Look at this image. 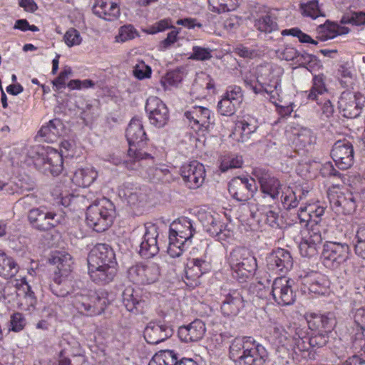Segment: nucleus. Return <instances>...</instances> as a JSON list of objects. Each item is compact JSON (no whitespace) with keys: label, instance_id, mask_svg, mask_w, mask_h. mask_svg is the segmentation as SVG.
I'll list each match as a JSON object with an SVG mask.
<instances>
[{"label":"nucleus","instance_id":"bf43d9fd","mask_svg":"<svg viewBox=\"0 0 365 365\" xmlns=\"http://www.w3.org/2000/svg\"><path fill=\"white\" fill-rule=\"evenodd\" d=\"M212 50L208 48H204L198 46L192 47V51L189 58L195 61H207L212 58Z\"/></svg>","mask_w":365,"mask_h":365},{"label":"nucleus","instance_id":"1a4fd4ad","mask_svg":"<svg viewBox=\"0 0 365 365\" xmlns=\"http://www.w3.org/2000/svg\"><path fill=\"white\" fill-rule=\"evenodd\" d=\"M304 319H299L302 323H304L307 331H312L314 336L309 339H314L312 346H322L327 342V338L336 324V320L334 314L331 312L325 314L306 313Z\"/></svg>","mask_w":365,"mask_h":365},{"label":"nucleus","instance_id":"f8f14e48","mask_svg":"<svg viewBox=\"0 0 365 365\" xmlns=\"http://www.w3.org/2000/svg\"><path fill=\"white\" fill-rule=\"evenodd\" d=\"M227 262L233 276L240 281L252 275L257 266L255 257L248 249L242 247L234 248L228 256Z\"/></svg>","mask_w":365,"mask_h":365},{"label":"nucleus","instance_id":"7c9ffc66","mask_svg":"<svg viewBox=\"0 0 365 365\" xmlns=\"http://www.w3.org/2000/svg\"><path fill=\"white\" fill-rule=\"evenodd\" d=\"M211 269L210 262L204 258H194L187 263L185 269L184 282L187 286L194 287L200 282V277Z\"/></svg>","mask_w":365,"mask_h":365},{"label":"nucleus","instance_id":"58836bf2","mask_svg":"<svg viewBox=\"0 0 365 365\" xmlns=\"http://www.w3.org/2000/svg\"><path fill=\"white\" fill-rule=\"evenodd\" d=\"M148 365H197L190 359L180 358L173 350H161L156 353Z\"/></svg>","mask_w":365,"mask_h":365},{"label":"nucleus","instance_id":"6e6552de","mask_svg":"<svg viewBox=\"0 0 365 365\" xmlns=\"http://www.w3.org/2000/svg\"><path fill=\"white\" fill-rule=\"evenodd\" d=\"M64 297L71 302L78 312L87 315H99L107 307L108 299L104 296H99L95 292L87 289H68V293Z\"/></svg>","mask_w":365,"mask_h":365},{"label":"nucleus","instance_id":"3c124183","mask_svg":"<svg viewBox=\"0 0 365 365\" xmlns=\"http://www.w3.org/2000/svg\"><path fill=\"white\" fill-rule=\"evenodd\" d=\"M242 162L241 156L233 153H225L220 157V169L225 173L230 169L240 168Z\"/></svg>","mask_w":365,"mask_h":365},{"label":"nucleus","instance_id":"39448f33","mask_svg":"<svg viewBox=\"0 0 365 365\" xmlns=\"http://www.w3.org/2000/svg\"><path fill=\"white\" fill-rule=\"evenodd\" d=\"M267 356L266 349L250 336L235 338L230 346V357L235 365H263Z\"/></svg>","mask_w":365,"mask_h":365},{"label":"nucleus","instance_id":"20e7f679","mask_svg":"<svg viewBox=\"0 0 365 365\" xmlns=\"http://www.w3.org/2000/svg\"><path fill=\"white\" fill-rule=\"evenodd\" d=\"M195 233L192 222L187 217L173 221L169 227L168 255L178 262L182 259L184 252L192 243Z\"/></svg>","mask_w":365,"mask_h":365},{"label":"nucleus","instance_id":"4468645a","mask_svg":"<svg viewBox=\"0 0 365 365\" xmlns=\"http://www.w3.org/2000/svg\"><path fill=\"white\" fill-rule=\"evenodd\" d=\"M327 93V89L322 75L314 76L311 89L304 92L307 99L317 101V104L321 106L320 118L324 120L331 118L334 111V105L331 101L328 98H323Z\"/></svg>","mask_w":365,"mask_h":365},{"label":"nucleus","instance_id":"b1692460","mask_svg":"<svg viewBox=\"0 0 365 365\" xmlns=\"http://www.w3.org/2000/svg\"><path fill=\"white\" fill-rule=\"evenodd\" d=\"M180 174L185 185L190 189H197L201 187L205 179L204 165L197 160L183 165Z\"/></svg>","mask_w":365,"mask_h":365},{"label":"nucleus","instance_id":"5701e85b","mask_svg":"<svg viewBox=\"0 0 365 365\" xmlns=\"http://www.w3.org/2000/svg\"><path fill=\"white\" fill-rule=\"evenodd\" d=\"M293 281L284 277L276 278L272 286V296L274 302L280 306L292 304L295 294L292 289Z\"/></svg>","mask_w":365,"mask_h":365},{"label":"nucleus","instance_id":"9d476101","mask_svg":"<svg viewBox=\"0 0 365 365\" xmlns=\"http://www.w3.org/2000/svg\"><path fill=\"white\" fill-rule=\"evenodd\" d=\"M35 166L43 172L58 175L63 170V157L57 150L50 146L36 145L31 147L28 152Z\"/></svg>","mask_w":365,"mask_h":365},{"label":"nucleus","instance_id":"c756f323","mask_svg":"<svg viewBox=\"0 0 365 365\" xmlns=\"http://www.w3.org/2000/svg\"><path fill=\"white\" fill-rule=\"evenodd\" d=\"M267 266L272 272L284 274L292 268L293 259L289 251L278 248L272 251L267 257Z\"/></svg>","mask_w":365,"mask_h":365},{"label":"nucleus","instance_id":"e2e57ef3","mask_svg":"<svg viewBox=\"0 0 365 365\" xmlns=\"http://www.w3.org/2000/svg\"><path fill=\"white\" fill-rule=\"evenodd\" d=\"M133 72L136 78L143 80L150 77L152 69L145 62L140 61L134 66Z\"/></svg>","mask_w":365,"mask_h":365},{"label":"nucleus","instance_id":"680f3d73","mask_svg":"<svg viewBox=\"0 0 365 365\" xmlns=\"http://www.w3.org/2000/svg\"><path fill=\"white\" fill-rule=\"evenodd\" d=\"M227 99L232 101L234 103L240 105L243 100L242 88L238 86H230L227 88L225 95Z\"/></svg>","mask_w":365,"mask_h":365},{"label":"nucleus","instance_id":"c85d7f7f","mask_svg":"<svg viewBox=\"0 0 365 365\" xmlns=\"http://www.w3.org/2000/svg\"><path fill=\"white\" fill-rule=\"evenodd\" d=\"M135 170L145 178L153 182L163 181L170 182L173 180V175L168 167L164 164H157L153 159V163H140L139 167Z\"/></svg>","mask_w":365,"mask_h":365},{"label":"nucleus","instance_id":"5fc2aeb1","mask_svg":"<svg viewBox=\"0 0 365 365\" xmlns=\"http://www.w3.org/2000/svg\"><path fill=\"white\" fill-rule=\"evenodd\" d=\"M282 35L297 37L301 43H311L312 45H317L318 43L317 41L313 39L309 35L302 32L298 28L284 29L282 31Z\"/></svg>","mask_w":365,"mask_h":365},{"label":"nucleus","instance_id":"aec40b11","mask_svg":"<svg viewBox=\"0 0 365 365\" xmlns=\"http://www.w3.org/2000/svg\"><path fill=\"white\" fill-rule=\"evenodd\" d=\"M118 195L130 206L143 207L148 201V189L137 183L125 182L118 187Z\"/></svg>","mask_w":365,"mask_h":365},{"label":"nucleus","instance_id":"423d86ee","mask_svg":"<svg viewBox=\"0 0 365 365\" xmlns=\"http://www.w3.org/2000/svg\"><path fill=\"white\" fill-rule=\"evenodd\" d=\"M125 136L129 144V159L123 161V164L128 170L138 169L140 162L153 163V157L140 149L146 140V134L140 118H132L127 128Z\"/></svg>","mask_w":365,"mask_h":365},{"label":"nucleus","instance_id":"ea45409f","mask_svg":"<svg viewBox=\"0 0 365 365\" xmlns=\"http://www.w3.org/2000/svg\"><path fill=\"white\" fill-rule=\"evenodd\" d=\"M115 254L112 248L106 244H97L91 250L88 257V265L114 263Z\"/></svg>","mask_w":365,"mask_h":365},{"label":"nucleus","instance_id":"4c0bfd02","mask_svg":"<svg viewBox=\"0 0 365 365\" xmlns=\"http://www.w3.org/2000/svg\"><path fill=\"white\" fill-rule=\"evenodd\" d=\"M206 331L205 324L200 319H195L187 325L179 327L178 334L184 342H195L202 339Z\"/></svg>","mask_w":365,"mask_h":365},{"label":"nucleus","instance_id":"4d7b16f0","mask_svg":"<svg viewBox=\"0 0 365 365\" xmlns=\"http://www.w3.org/2000/svg\"><path fill=\"white\" fill-rule=\"evenodd\" d=\"M82 41L80 32L74 28L68 29L63 36V41L68 47L78 46Z\"/></svg>","mask_w":365,"mask_h":365},{"label":"nucleus","instance_id":"79ce46f5","mask_svg":"<svg viewBox=\"0 0 365 365\" xmlns=\"http://www.w3.org/2000/svg\"><path fill=\"white\" fill-rule=\"evenodd\" d=\"M93 11L104 20L113 21L120 14L119 0H97Z\"/></svg>","mask_w":365,"mask_h":365},{"label":"nucleus","instance_id":"9b49d317","mask_svg":"<svg viewBox=\"0 0 365 365\" xmlns=\"http://www.w3.org/2000/svg\"><path fill=\"white\" fill-rule=\"evenodd\" d=\"M114 217V205L106 198L91 205L87 209V225L97 232L106 230L112 225Z\"/></svg>","mask_w":365,"mask_h":365},{"label":"nucleus","instance_id":"393cba45","mask_svg":"<svg viewBox=\"0 0 365 365\" xmlns=\"http://www.w3.org/2000/svg\"><path fill=\"white\" fill-rule=\"evenodd\" d=\"M185 116L191 128L202 135H204L211 124V111L205 107L192 106L185 112Z\"/></svg>","mask_w":365,"mask_h":365},{"label":"nucleus","instance_id":"a211bd4d","mask_svg":"<svg viewBox=\"0 0 365 365\" xmlns=\"http://www.w3.org/2000/svg\"><path fill=\"white\" fill-rule=\"evenodd\" d=\"M365 103V97L359 92L344 91L338 101L339 109L342 115L347 118L359 116Z\"/></svg>","mask_w":365,"mask_h":365},{"label":"nucleus","instance_id":"774afa93","mask_svg":"<svg viewBox=\"0 0 365 365\" xmlns=\"http://www.w3.org/2000/svg\"><path fill=\"white\" fill-rule=\"evenodd\" d=\"M352 317L355 324L361 330L365 327V306L354 308L352 310Z\"/></svg>","mask_w":365,"mask_h":365},{"label":"nucleus","instance_id":"6ab92c4d","mask_svg":"<svg viewBox=\"0 0 365 365\" xmlns=\"http://www.w3.org/2000/svg\"><path fill=\"white\" fill-rule=\"evenodd\" d=\"M200 220L204 230L210 236L217 238L219 241H225L230 238L232 232L227 228L221 221V217L215 212H207L200 215Z\"/></svg>","mask_w":365,"mask_h":365},{"label":"nucleus","instance_id":"473e14b6","mask_svg":"<svg viewBox=\"0 0 365 365\" xmlns=\"http://www.w3.org/2000/svg\"><path fill=\"white\" fill-rule=\"evenodd\" d=\"M14 287L19 299V307L26 311H30L36 303V298L31 289L29 281L25 277L14 280Z\"/></svg>","mask_w":365,"mask_h":365},{"label":"nucleus","instance_id":"2eb2a0df","mask_svg":"<svg viewBox=\"0 0 365 365\" xmlns=\"http://www.w3.org/2000/svg\"><path fill=\"white\" fill-rule=\"evenodd\" d=\"M252 175L260 185V190L263 197H269L273 201L278 200L282 193V185L278 178L264 168H255L253 169Z\"/></svg>","mask_w":365,"mask_h":365},{"label":"nucleus","instance_id":"bb28decb","mask_svg":"<svg viewBox=\"0 0 365 365\" xmlns=\"http://www.w3.org/2000/svg\"><path fill=\"white\" fill-rule=\"evenodd\" d=\"M354 148L346 140L336 141L331 150V156L339 169L346 170L354 163Z\"/></svg>","mask_w":365,"mask_h":365},{"label":"nucleus","instance_id":"de8ad7c7","mask_svg":"<svg viewBox=\"0 0 365 365\" xmlns=\"http://www.w3.org/2000/svg\"><path fill=\"white\" fill-rule=\"evenodd\" d=\"M317 31L318 38L322 41L333 39L341 34L339 31V26L336 24L329 22V21H327L324 24L319 26Z\"/></svg>","mask_w":365,"mask_h":365},{"label":"nucleus","instance_id":"338daca9","mask_svg":"<svg viewBox=\"0 0 365 365\" xmlns=\"http://www.w3.org/2000/svg\"><path fill=\"white\" fill-rule=\"evenodd\" d=\"M170 28H173L171 20L170 19H165L156 22L155 24L149 27L146 30V32L149 34H155Z\"/></svg>","mask_w":365,"mask_h":365},{"label":"nucleus","instance_id":"0e129e2a","mask_svg":"<svg viewBox=\"0 0 365 365\" xmlns=\"http://www.w3.org/2000/svg\"><path fill=\"white\" fill-rule=\"evenodd\" d=\"M71 75V68L69 66H66L59 73L58 76L53 81V85L54 87H56V90L65 88L66 82Z\"/></svg>","mask_w":365,"mask_h":365},{"label":"nucleus","instance_id":"cd10ccee","mask_svg":"<svg viewBox=\"0 0 365 365\" xmlns=\"http://www.w3.org/2000/svg\"><path fill=\"white\" fill-rule=\"evenodd\" d=\"M145 110L150 123L158 128L163 127L169 119L166 105L158 97L150 96L147 99Z\"/></svg>","mask_w":365,"mask_h":365},{"label":"nucleus","instance_id":"49530a36","mask_svg":"<svg viewBox=\"0 0 365 365\" xmlns=\"http://www.w3.org/2000/svg\"><path fill=\"white\" fill-rule=\"evenodd\" d=\"M299 9L303 16L310 17L312 19L325 16V13L322 6L319 5L318 0H311L306 3H301Z\"/></svg>","mask_w":365,"mask_h":365},{"label":"nucleus","instance_id":"f3484780","mask_svg":"<svg viewBox=\"0 0 365 365\" xmlns=\"http://www.w3.org/2000/svg\"><path fill=\"white\" fill-rule=\"evenodd\" d=\"M351 255L350 247L346 243L327 242L322 251L323 263L332 269L346 262Z\"/></svg>","mask_w":365,"mask_h":365},{"label":"nucleus","instance_id":"2f4dec72","mask_svg":"<svg viewBox=\"0 0 365 365\" xmlns=\"http://www.w3.org/2000/svg\"><path fill=\"white\" fill-rule=\"evenodd\" d=\"M258 126V120L255 117L245 115L235 123L230 137L237 142H247Z\"/></svg>","mask_w":365,"mask_h":365},{"label":"nucleus","instance_id":"f704fd0d","mask_svg":"<svg viewBox=\"0 0 365 365\" xmlns=\"http://www.w3.org/2000/svg\"><path fill=\"white\" fill-rule=\"evenodd\" d=\"M245 307L242 290L232 289L224 297L221 312L225 317H235Z\"/></svg>","mask_w":365,"mask_h":365},{"label":"nucleus","instance_id":"6e6d98bb","mask_svg":"<svg viewBox=\"0 0 365 365\" xmlns=\"http://www.w3.org/2000/svg\"><path fill=\"white\" fill-rule=\"evenodd\" d=\"M281 201L284 208L291 209L297 207L299 200L297 197L294 190L287 187L285 191L282 192Z\"/></svg>","mask_w":365,"mask_h":365},{"label":"nucleus","instance_id":"a878e982","mask_svg":"<svg viewBox=\"0 0 365 365\" xmlns=\"http://www.w3.org/2000/svg\"><path fill=\"white\" fill-rule=\"evenodd\" d=\"M143 235L140 244V255L145 258H150L159 252L158 243V228L153 223H146L142 228Z\"/></svg>","mask_w":365,"mask_h":365},{"label":"nucleus","instance_id":"37998d69","mask_svg":"<svg viewBox=\"0 0 365 365\" xmlns=\"http://www.w3.org/2000/svg\"><path fill=\"white\" fill-rule=\"evenodd\" d=\"M63 130L64 125L62 121L58 118H54L42 125L37 137L40 138V140L53 143L63 134Z\"/></svg>","mask_w":365,"mask_h":365},{"label":"nucleus","instance_id":"4be33fe9","mask_svg":"<svg viewBox=\"0 0 365 365\" xmlns=\"http://www.w3.org/2000/svg\"><path fill=\"white\" fill-rule=\"evenodd\" d=\"M228 190L234 199L239 202H246L257 190L255 178H234L229 182Z\"/></svg>","mask_w":365,"mask_h":365},{"label":"nucleus","instance_id":"f257e3e1","mask_svg":"<svg viewBox=\"0 0 365 365\" xmlns=\"http://www.w3.org/2000/svg\"><path fill=\"white\" fill-rule=\"evenodd\" d=\"M325 207L317 203L304 204L302 202L297 212L299 223L304 224L307 228L302 231V240L299 245L300 255L304 257H313L318 255L324 237L319 225Z\"/></svg>","mask_w":365,"mask_h":365},{"label":"nucleus","instance_id":"69168bd1","mask_svg":"<svg viewBox=\"0 0 365 365\" xmlns=\"http://www.w3.org/2000/svg\"><path fill=\"white\" fill-rule=\"evenodd\" d=\"M235 51L240 56L248 58H254L259 56L262 53V51L257 48L246 47L242 45L237 46Z\"/></svg>","mask_w":365,"mask_h":365},{"label":"nucleus","instance_id":"ddd939ff","mask_svg":"<svg viewBox=\"0 0 365 365\" xmlns=\"http://www.w3.org/2000/svg\"><path fill=\"white\" fill-rule=\"evenodd\" d=\"M29 220L32 226L39 230H49L66 222L64 212L48 211L44 207L29 210Z\"/></svg>","mask_w":365,"mask_h":365},{"label":"nucleus","instance_id":"09e8293b","mask_svg":"<svg viewBox=\"0 0 365 365\" xmlns=\"http://www.w3.org/2000/svg\"><path fill=\"white\" fill-rule=\"evenodd\" d=\"M254 26L258 31L264 33L269 34L278 29L277 21L269 14L262 15L256 19Z\"/></svg>","mask_w":365,"mask_h":365},{"label":"nucleus","instance_id":"13d9d810","mask_svg":"<svg viewBox=\"0 0 365 365\" xmlns=\"http://www.w3.org/2000/svg\"><path fill=\"white\" fill-rule=\"evenodd\" d=\"M351 192L359 200L365 198V180L359 176L355 178L351 185Z\"/></svg>","mask_w":365,"mask_h":365},{"label":"nucleus","instance_id":"dca6fc26","mask_svg":"<svg viewBox=\"0 0 365 365\" xmlns=\"http://www.w3.org/2000/svg\"><path fill=\"white\" fill-rule=\"evenodd\" d=\"M127 276L128 279L135 284H151L158 279L160 269L155 263L140 262L129 267Z\"/></svg>","mask_w":365,"mask_h":365},{"label":"nucleus","instance_id":"0eeeda50","mask_svg":"<svg viewBox=\"0 0 365 365\" xmlns=\"http://www.w3.org/2000/svg\"><path fill=\"white\" fill-rule=\"evenodd\" d=\"M50 263L56 267L51 278L50 289L57 297H64L68 293L70 274L73 267V259L70 254L64 251L53 252L49 259Z\"/></svg>","mask_w":365,"mask_h":365},{"label":"nucleus","instance_id":"864d4df0","mask_svg":"<svg viewBox=\"0 0 365 365\" xmlns=\"http://www.w3.org/2000/svg\"><path fill=\"white\" fill-rule=\"evenodd\" d=\"M239 106V105L234 103L232 101L222 96V99L217 103V110L222 115L231 116L235 113Z\"/></svg>","mask_w":365,"mask_h":365},{"label":"nucleus","instance_id":"412c9836","mask_svg":"<svg viewBox=\"0 0 365 365\" xmlns=\"http://www.w3.org/2000/svg\"><path fill=\"white\" fill-rule=\"evenodd\" d=\"M328 197L331 207L336 212L344 215L353 213L359 200L351 192H343L340 190H330Z\"/></svg>","mask_w":365,"mask_h":365},{"label":"nucleus","instance_id":"7ed1b4c3","mask_svg":"<svg viewBox=\"0 0 365 365\" xmlns=\"http://www.w3.org/2000/svg\"><path fill=\"white\" fill-rule=\"evenodd\" d=\"M256 73L257 76H245V86L255 94H260L272 103L277 104L283 68L276 64L266 63L257 66Z\"/></svg>","mask_w":365,"mask_h":365},{"label":"nucleus","instance_id":"8fccbe9b","mask_svg":"<svg viewBox=\"0 0 365 365\" xmlns=\"http://www.w3.org/2000/svg\"><path fill=\"white\" fill-rule=\"evenodd\" d=\"M241 0H208L210 9L218 14L234 11Z\"/></svg>","mask_w":365,"mask_h":365},{"label":"nucleus","instance_id":"c9c22d12","mask_svg":"<svg viewBox=\"0 0 365 365\" xmlns=\"http://www.w3.org/2000/svg\"><path fill=\"white\" fill-rule=\"evenodd\" d=\"M123 304L128 312L142 313L147 306V297L141 295V291L127 287L122 294Z\"/></svg>","mask_w":365,"mask_h":365},{"label":"nucleus","instance_id":"052dcab7","mask_svg":"<svg viewBox=\"0 0 365 365\" xmlns=\"http://www.w3.org/2000/svg\"><path fill=\"white\" fill-rule=\"evenodd\" d=\"M26 319L20 312L13 313L9 320V331L18 332L21 331L26 325Z\"/></svg>","mask_w":365,"mask_h":365},{"label":"nucleus","instance_id":"a19ab883","mask_svg":"<svg viewBox=\"0 0 365 365\" xmlns=\"http://www.w3.org/2000/svg\"><path fill=\"white\" fill-rule=\"evenodd\" d=\"M173 335V329L165 324L149 323L144 330V338L150 344H158Z\"/></svg>","mask_w":365,"mask_h":365},{"label":"nucleus","instance_id":"e433bc0d","mask_svg":"<svg viewBox=\"0 0 365 365\" xmlns=\"http://www.w3.org/2000/svg\"><path fill=\"white\" fill-rule=\"evenodd\" d=\"M91 279L98 284H108L112 282L117 273L116 262L103 264L88 265Z\"/></svg>","mask_w":365,"mask_h":365},{"label":"nucleus","instance_id":"c03bdc74","mask_svg":"<svg viewBox=\"0 0 365 365\" xmlns=\"http://www.w3.org/2000/svg\"><path fill=\"white\" fill-rule=\"evenodd\" d=\"M98 177L97 171L91 167L77 169L71 178L72 182L78 187L90 186Z\"/></svg>","mask_w":365,"mask_h":365},{"label":"nucleus","instance_id":"a18cd8bd","mask_svg":"<svg viewBox=\"0 0 365 365\" xmlns=\"http://www.w3.org/2000/svg\"><path fill=\"white\" fill-rule=\"evenodd\" d=\"M19 272V265L0 250V276L9 279L15 276Z\"/></svg>","mask_w":365,"mask_h":365},{"label":"nucleus","instance_id":"72a5a7b5","mask_svg":"<svg viewBox=\"0 0 365 365\" xmlns=\"http://www.w3.org/2000/svg\"><path fill=\"white\" fill-rule=\"evenodd\" d=\"M304 292L307 289L309 292L317 294H325L329 289L330 282L328 279L317 272H310L301 275Z\"/></svg>","mask_w":365,"mask_h":365},{"label":"nucleus","instance_id":"f03ea898","mask_svg":"<svg viewBox=\"0 0 365 365\" xmlns=\"http://www.w3.org/2000/svg\"><path fill=\"white\" fill-rule=\"evenodd\" d=\"M270 339L277 351L283 354L308 351L314 341L309 339L304 323L299 320L290 322L286 328L277 322H272Z\"/></svg>","mask_w":365,"mask_h":365},{"label":"nucleus","instance_id":"603ef678","mask_svg":"<svg viewBox=\"0 0 365 365\" xmlns=\"http://www.w3.org/2000/svg\"><path fill=\"white\" fill-rule=\"evenodd\" d=\"M137 36L138 31L133 25H124L119 29L115 41L118 43H123L135 38Z\"/></svg>","mask_w":365,"mask_h":365}]
</instances>
